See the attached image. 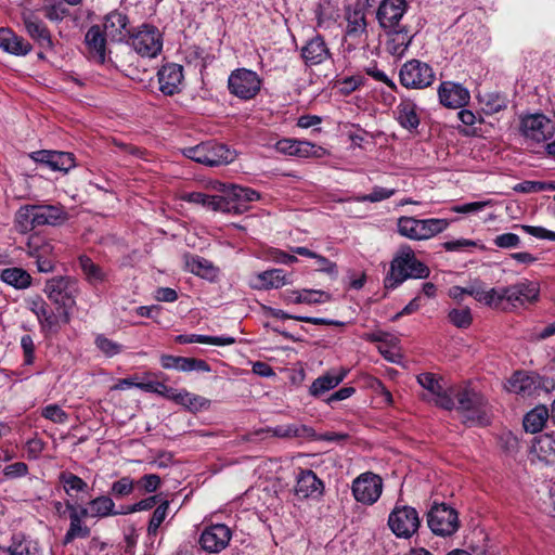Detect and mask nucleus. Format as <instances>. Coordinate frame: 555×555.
I'll return each instance as SVG.
<instances>
[{
  "mask_svg": "<svg viewBox=\"0 0 555 555\" xmlns=\"http://www.w3.org/2000/svg\"><path fill=\"white\" fill-rule=\"evenodd\" d=\"M450 225V221L443 218L417 219L402 216L397 220V232L412 241H425L442 233Z\"/></svg>",
  "mask_w": 555,
  "mask_h": 555,
  "instance_id": "5",
  "label": "nucleus"
},
{
  "mask_svg": "<svg viewBox=\"0 0 555 555\" xmlns=\"http://www.w3.org/2000/svg\"><path fill=\"white\" fill-rule=\"evenodd\" d=\"M418 384L428 391L424 398L434 402L436 405L444 409L452 410L455 406V401L452 398V390L454 386H446L442 379L437 378L433 373H422L417 376Z\"/></svg>",
  "mask_w": 555,
  "mask_h": 555,
  "instance_id": "11",
  "label": "nucleus"
},
{
  "mask_svg": "<svg viewBox=\"0 0 555 555\" xmlns=\"http://www.w3.org/2000/svg\"><path fill=\"white\" fill-rule=\"evenodd\" d=\"M534 447L542 453H555V433H544L535 438Z\"/></svg>",
  "mask_w": 555,
  "mask_h": 555,
  "instance_id": "60",
  "label": "nucleus"
},
{
  "mask_svg": "<svg viewBox=\"0 0 555 555\" xmlns=\"http://www.w3.org/2000/svg\"><path fill=\"white\" fill-rule=\"evenodd\" d=\"M496 247L500 248H516L520 245V237L515 233H503L493 240Z\"/></svg>",
  "mask_w": 555,
  "mask_h": 555,
  "instance_id": "62",
  "label": "nucleus"
},
{
  "mask_svg": "<svg viewBox=\"0 0 555 555\" xmlns=\"http://www.w3.org/2000/svg\"><path fill=\"white\" fill-rule=\"evenodd\" d=\"M27 255L36 260L37 269L50 273L55 268V253L52 241L38 233L28 236L25 248Z\"/></svg>",
  "mask_w": 555,
  "mask_h": 555,
  "instance_id": "9",
  "label": "nucleus"
},
{
  "mask_svg": "<svg viewBox=\"0 0 555 555\" xmlns=\"http://www.w3.org/2000/svg\"><path fill=\"white\" fill-rule=\"evenodd\" d=\"M82 514L92 518H105L124 515V511H115L114 501L107 495H100L91 500L87 507H82Z\"/></svg>",
  "mask_w": 555,
  "mask_h": 555,
  "instance_id": "33",
  "label": "nucleus"
},
{
  "mask_svg": "<svg viewBox=\"0 0 555 555\" xmlns=\"http://www.w3.org/2000/svg\"><path fill=\"white\" fill-rule=\"evenodd\" d=\"M397 120L408 130H414L420 126L421 119L416 104L410 99H403L397 106Z\"/></svg>",
  "mask_w": 555,
  "mask_h": 555,
  "instance_id": "36",
  "label": "nucleus"
},
{
  "mask_svg": "<svg viewBox=\"0 0 555 555\" xmlns=\"http://www.w3.org/2000/svg\"><path fill=\"white\" fill-rule=\"evenodd\" d=\"M520 130L527 139L542 143L553 138L555 133V122L544 114H529L521 118Z\"/></svg>",
  "mask_w": 555,
  "mask_h": 555,
  "instance_id": "16",
  "label": "nucleus"
},
{
  "mask_svg": "<svg viewBox=\"0 0 555 555\" xmlns=\"http://www.w3.org/2000/svg\"><path fill=\"white\" fill-rule=\"evenodd\" d=\"M449 321L459 328H467L472 324V313L468 308L452 309L448 314Z\"/></svg>",
  "mask_w": 555,
  "mask_h": 555,
  "instance_id": "57",
  "label": "nucleus"
},
{
  "mask_svg": "<svg viewBox=\"0 0 555 555\" xmlns=\"http://www.w3.org/2000/svg\"><path fill=\"white\" fill-rule=\"evenodd\" d=\"M452 398L455 406L465 423L486 425L488 424V404L486 399L479 392L467 387L454 386Z\"/></svg>",
  "mask_w": 555,
  "mask_h": 555,
  "instance_id": "4",
  "label": "nucleus"
},
{
  "mask_svg": "<svg viewBox=\"0 0 555 555\" xmlns=\"http://www.w3.org/2000/svg\"><path fill=\"white\" fill-rule=\"evenodd\" d=\"M440 103L449 108H461L469 103L470 93L461 83L442 81L438 88Z\"/></svg>",
  "mask_w": 555,
  "mask_h": 555,
  "instance_id": "21",
  "label": "nucleus"
},
{
  "mask_svg": "<svg viewBox=\"0 0 555 555\" xmlns=\"http://www.w3.org/2000/svg\"><path fill=\"white\" fill-rule=\"evenodd\" d=\"M159 90L166 95H173L181 90L183 82V67L169 63L160 67L157 73Z\"/></svg>",
  "mask_w": 555,
  "mask_h": 555,
  "instance_id": "23",
  "label": "nucleus"
},
{
  "mask_svg": "<svg viewBox=\"0 0 555 555\" xmlns=\"http://www.w3.org/2000/svg\"><path fill=\"white\" fill-rule=\"evenodd\" d=\"M12 555H42L39 543L23 534H15L11 539Z\"/></svg>",
  "mask_w": 555,
  "mask_h": 555,
  "instance_id": "42",
  "label": "nucleus"
},
{
  "mask_svg": "<svg viewBox=\"0 0 555 555\" xmlns=\"http://www.w3.org/2000/svg\"><path fill=\"white\" fill-rule=\"evenodd\" d=\"M406 11L405 0H383L376 17L382 28L392 30L399 28V22Z\"/></svg>",
  "mask_w": 555,
  "mask_h": 555,
  "instance_id": "20",
  "label": "nucleus"
},
{
  "mask_svg": "<svg viewBox=\"0 0 555 555\" xmlns=\"http://www.w3.org/2000/svg\"><path fill=\"white\" fill-rule=\"evenodd\" d=\"M389 31L386 42L387 51L395 56H402L412 41V36L404 28H395Z\"/></svg>",
  "mask_w": 555,
  "mask_h": 555,
  "instance_id": "38",
  "label": "nucleus"
},
{
  "mask_svg": "<svg viewBox=\"0 0 555 555\" xmlns=\"http://www.w3.org/2000/svg\"><path fill=\"white\" fill-rule=\"evenodd\" d=\"M160 363L164 369L170 370L176 369L182 372L202 371L209 372L210 367L204 360L194 358L176 357L169 354H163L160 357Z\"/></svg>",
  "mask_w": 555,
  "mask_h": 555,
  "instance_id": "32",
  "label": "nucleus"
},
{
  "mask_svg": "<svg viewBox=\"0 0 555 555\" xmlns=\"http://www.w3.org/2000/svg\"><path fill=\"white\" fill-rule=\"evenodd\" d=\"M346 37L357 44H365L367 39L365 13L361 8L348 9L346 13Z\"/></svg>",
  "mask_w": 555,
  "mask_h": 555,
  "instance_id": "25",
  "label": "nucleus"
},
{
  "mask_svg": "<svg viewBox=\"0 0 555 555\" xmlns=\"http://www.w3.org/2000/svg\"><path fill=\"white\" fill-rule=\"evenodd\" d=\"M506 389L509 392L529 396L532 393L534 389V383L530 376H528L524 372H516L513 376L507 380Z\"/></svg>",
  "mask_w": 555,
  "mask_h": 555,
  "instance_id": "43",
  "label": "nucleus"
},
{
  "mask_svg": "<svg viewBox=\"0 0 555 555\" xmlns=\"http://www.w3.org/2000/svg\"><path fill=\"white\" fill-rule=\"evenodd\" d=\"M401 86L406 89H425L434 83L436 75L433 67L420 60L406 61L399 70Z\"/></svg>",
  "mask_w": 555,
  "mask_h": 555,
  "instance_id": "8",
  "label": "nucleus"
},
{
  "mask_svg": "<svg viewBox=\"0 0 555 555\" xmlns=\"http://www.w3.org/2000/svg\"><path fill=\"white\" fill-rule=\"evenodd\" d=\"M129 37L133 50L143 57H156L163 49V37L155 26L143 25Z\"/></svg>",
  "mask_w": 555,
  "mask_h": 555,
  "instance_id": "14",
  "label": "nucleus"
},
{
  "mask_svg": "<svg viewBox=\"0 0 555 555\" xmlns=\"http://www.w3.org/2000/svg\"><path fill=\"white\" fill-rule=\"evenodd\" d=\"M2 282L16 289H26L31 285V275L23 268H7L1 271Z\"/></svg>",
  "mask_w": 555,
  "mask_h": 555,
  "instance_id": "40",
  "label": "nucleus"
},
{
  "mask_svg": "<svg viewBox=\"0 0 555 555\" xmlns=\"http://www.w3.org/2000/svg\"><path fill=\"white\" fill-rule=\"evenodd\" d=\"M428 275V267L415 257L410 246L402 245L390 263L384 286L387 289H395L408 279H426Z\"/></svg>",
  "mask_w": 555,
  "mask_h": 555,
  "instance_id": "2",
  "label": "nucleus"
},
{
  "mask_svg": "<svg viewBox=\"0 0 555 555\" xmlns=\"http://www.w3.org/2000/svg\"><path fill=\"white\" fill-rule=\"evenodd\" d=\"M134 489V481L130 477H122L113 482L111 487L112 495L116 498L127 496L132 493Z\"/></svg>",
  "mask_w": 555,
  "mask_h": 555,
  "instance_id": "59",
  "label": "nucleus"
},
{
  "mask_svg": "<svg viewBox=\"0 0 555 555\" xmlns=\"http://www.w3.org/2000/svg\"><path fill=\"white\" fill-rule=\"evenodd\" d=\"M23 22L27 34L36 40L40 47L46 49L52 48L53 42L50 31L38 16L31 12L24 13Z\"/></svg>",
  "mask_w": 555,
  "mask_h": 555,
  "instance_id": "28",
  "label": "nucleus"
},
{
  "mask_svg": "<svg viewBox=\"0 0 555 555\" xmlns=\"http://www.w3.org/2000/svg\"><path fill=\"white\" fill-rule=\"evenodd\" d=\"M427 524L437 535H452L460 525L457 512L444 503L435 504L427 514Z\"/></svg>",
  "mask_w": 555,
  "mask_h": 555,
  "instance_id": "12",
  "label": "nucleus"
},
{
  "mask_svg": "<svg viewBox=\"0 0 555 555\" xmlns=\"http://www.w3.org/2000/svg\"><path fill=\"white\" fill-rule=\"evenodd\" d=\"M43 292L57 306V310H67L70 313L79 294V283L69 275L53 276L46 282Z\"/></svg>",
  "mask_w": 555,
  "mask_h": 555,
  "instance_id": "6",
  "label": "nucleus"
},
{
  "mask_svg": "<svg viewBox=\"0 0 555 555\" xmlns=\"http://www.w3.org/2000/svg\"><path fill=\"white\" fill-rule=\"evenodd\" d=\"M257 191L236 184L224 189V195H208L202 192H189L181 195V199L188 203L202 205L214 211L240 212L246 209V204L259 199Z\"/></svg>",
  "mask_w": 555,
  "mask_h": 555,
  "instance_id": "1",
  "label": "nucleus"
},
{
  "mask_svg": "<svg viewBox=\"0 0 555 555\" xmlns=\"http://www.w3.org/2000/svg\"><path fill=\"white\" fill-rule=\"evenodd\" d=\"M263 433L278 438H308L314 435L311 427L302 424H284L262 429Z\"/></svg>",
  "mask_w": 555,
  "mask_h": 555,
  "instance_id": "35",
  "label": "nucleus"
},
{
  "mask_svg": "<svg viewBox=\"0 0 555 555\" xmlns=\"http://www.w3.org/2000/svg\"><path fill=\"white\" fill-rule=\"evenodd\" d=\"M395 194H396V189H387V188L375 185L370 194L357 196L354 198V201L377 203V202L387 199Z\"/></svg>",
  "mask_w": 555,
  "mask_h": 555,
  "instance_id": "56",
  "label": "nucleus"
},
{
  "mask_svg": "<svg viewBox=\"0 0 555 555\" xmlns=\"http://www.w3.org/2000/svg\"><path fill=\"white\" fill-rule=\"evenodd\" d=\"M158 502V495L149 496L124 509V515L153 508Z\"/></svg>",
  "mask_w": 555,
  "mask_h": 555,
  "instance_id": "64",
  "label": "nucleus"
},
{
  "mask_svg": "<svg viewBox=\"0 0 555 555\" xmlns=\"http://www.w3.org/2000/svg\"><path fill=\"white\" fill-rule=\"evenodd\" d=\"M68 219V214L60 205H25L15 217L16 228L21 233L33 231L42 225H60Z\"/></svg>",
  "mask_w": 555,
  "mask_h": 555,
  "instance_id": "3",
  "label": "nucleus"
},
{
  "mask_svg": "<svg viewBox=\"0 0 555 555\" xmlns=\"http://www.w3.org/2000/svg\"><path fill=\"white\" fill-rule=\"evenodd\" d=\"M485 305L495 309H507L506 287L488 289Z\"/></svg>",
  "mask_w": 555,
  "mask_h": 555,
  "instance_id": "55",
  "label": "nucleus"
},
{
  "mask_svg": "<svg viewBox=\"0 0 555 555\" xmlns=\"http://www.w3.org/2000/svg\"><path fill=\"white\" fill-rule=\"evenodd\" d=\"M41 415L55 424H65L68 421V414L57 404L46 405Z\"/></svg>",
  "mask_w": 555,
  "mask_h": 555,
  "instance_id": "58",
  "label": "nucleus"
},
{
  "mask_svg": "<svg viewBox=\"0 0 555 555\" xmlns=\"http://www.w3.org/2000/svg\"><path fill=\"white\" fill-rule=\"evenodd\" d=\"M547 417L548 412L544 406L533 409L527 413L524 418V427L526 431L534 434L542 430Z\"/></svg>",
  "mask_w": 555,
  "mask_h": 555,
  "instance_id": "46",
  "label": "nucleus"
},
{
  "mask_svg": "<svg viewBox=\"0 0 555 555\" xmlns=\"http://www.w3.org/2000/svg\"><path fill=\"white\" fill-rule=\"evenodd\" d=\"M0 48L16 56L27 55L31 51V44L10 28H0Z\"/></svg>",
  "mask_w": 555,
  "mask_h": 555,
  "instance_id": "30",
  "label": "nucleus"
},
{
  "mask_svg": "<svg viewBox=\"0 0 555 555\" xmlns=\"http://www.w3.org/2000/svg\"><path fill=\"white\" fill-rule=\"evenodd\" d=\"M323 488L322 480L311 469H305L298 474L295 491L299 498L320 495Z\"/></svg>",
  "mask_w": 555,
  "mask_h": 555,
  "instance_id": "31",
  "label": "nucleus"
},
{
  "mask_svg": "<svg viewBox=\"0 0 555 555\" xmlns=\"http://www.w3.org/2000/svg\"><path fill=\"white\" fill-rule=\"evenodd\" d=\"M296 155L298 157H314V158H322L324 157L327 152L324 147L315 145L308 141H298V144H296Z\"/></svg>",
  "mask_w": 555,
  "mask_h": 555,
  "instance_id": "52",
  "label": "nucleus"
},
{
  "mask_svg": "<svg viewBox=\"0 0 555 555\" xmlns=\"http://www.w3.org/2000/svg\"><path fill=\"white\" fill-rule=\"evenodd\" d=\"M90 534V529L83 524H69V528L64 537V543L68 544L77 538H87Z\"/></svg>",
  "mask_w": 555,
  "mask_h": 555,
  "instance_id": "61",
  "label": "nucleus"
},
{
  "mask_svg": "<svg viewBox=\"0 0 555 555\" xmlns=\"http://www.w3.org/2000/svg\"><path fill=\"white\" fill-rule=\"evenodd\" d=\"M540 286L537 282L524 280L506 287L507 306L518 307L538 300Z\"/></svg>",
  "mask_w": 555,
  "mask_h": 555,
  "instance_id": "19",
  "label": "nucleus"
},
{
  "mask_svg": "<svg viewBox=\"0 0 555 555\" xmlns=\"http://www.w3.org/2000/svg\"><path fill=\"white\" fill-rule=\"evenodd\" d=\"M31 158L43 164L54 171L67 172L75 167V158L72 153L57 151H37L31 154Z\"/></svg>",
  "mask_w": 555,
  "mask_h": 555,
  "instance_id": "24",
  "label": "nucleus"
},
{
  "mask_svg": "<svg viewBox=\"0 0 555 555\" xmlns=\"http://www.w3.org/2000/svg\"><path fill=\"white\" fill-rule=\"evenodd\" d=\"M78 263L85 275L86 281L90 285L95 286L106 281L107 272L102 267L93 262V260L90 257L86 255L80 256L78 258Z\"/></svg>",
  "mask_w": 555,
  "mask_h": 555,
  "instance_id": "39",
  "label": "nucleus"
},
{
  "mask_svg": "<svg viewBox=\"0 0 555 555\" xmlns=\"http://www.w3.org/2000/svg\"><path fill=\"white\" fill-rule=\"evenodd\" d=\"M173 400L192 412L207 409L210 404L208 399L198 395L191 393L186 390H180L179 392L175 393Z\"/></svg>",
  "mask_w": 555,
  "mask_h": 555,
  "instance_id": "44",
  "label": "nucleus"
},
{
  "mask_svg": "<svg viewBox=\"0 0 555 555\" xmlns=\"http://www.w3.org/2000/svg\"><path fill=\"white\" fill-rule=\"evenodd\" d=\"M289 283V276L282 269H270L257 273L250 280V286L255 289L280 288Z\"/></svg>",
  "mask_w": 555,
  "mask_h": 555,
  "instance_id": "29",
  "label": "nucleus"
},
{
  "mask_svg": "<svg viewBox=\"0 0 555 555\" xmlns=\"http://www.w3.org/2000/svg\"><path fill=\"white\" fill-rule=\"evenodd\" d=\"M59 480L67 495H73V492H87L89 489L88 483L79 476L70 472H62Z\"/></svg>",
  "mask_w": 555,
  "mask_h": 555,
  "instance_id": "47",
  "label": "nucleus"
},
{
  "mask_svg": "<svg viewBox=\"0 0 555 555\" xmlns=\"http://www.w3.org/2000/svg\"><path fill=\"white\" fill-rule=\"evenodd\" d=\"M169 511V502H162L153 512L151 520L149 522L147 532L150 535H155L158 531V528L164 522L168 515Z\"/></svg>",
  "mask_w": 555,
  "mask_h": 555,
  "instance_id": "53",
  "label": "nucleus"
},
{
  "mask_svg": "<svg viewBox=\"0 0 555 555\" xmlns=\"http://www.w3.org/2000/svg\"><path fill=\"white\" fill-rule=\"evenodd\" d=\"M95 347L107 358L115 357L124 351V346L104 334H98L94 338Z\"/></svg>",
  "mask_w": 555,
  "mask_h": 555,
  "instance_id": "48",
  "label": "nucleus"
},
{
  "mask_svg": "<svg viewBox=\"0 0 555 555\" xmlns=\"http://www.w3.org/2000/svg\"><path fill=\"white\" fill-rule=\"evenodd\" d=\"M271 314L274 318H278V319H282V320L294 319V320H297V321H300V322L310 323V324H313V325H341L343 324L341 322L334 321V320H328V319H323V318L291 315V314H287L286 312H284L283 310H280V309H273L271 311Z\"/></svg>",
  "mask_w": 555,
  "mask_h": 555,
  "instance_id": "50",
  "label": "nucleus"
},
{
  "mask_svg": "<svg viewBox=\"0 0 555 555\" xmlns=\"http://www.w3.org/2000/svg\"><path fill=\"white\" fill-rule=\"evenodd\" d=\"M101 26H91L85 36V43L89 57L95 63L103 64L106 61V38Z\"/></svg>",
  "mask_w": 555,
  "mask_h": 555,
  "instance_id": "26",
  "label": "nucleus"
},
{
  "mask_svg": "<svg viewBox=\"0 0 555 555\" xmlns=\"http://www.w3.org/2000/svg\"><path fill=\"white\" fill-rule=\"evenodd\" d=\"M301 56L309 66L319 65L331 56L330 49L321 36L308 40L301 48Z\"/></svg>",
  "mask_w": 555,
  "mask_h": 555,
  "instance_id": "27",
  "label": "nucleus"
},
{
  "mask_svg": "<svg viewBox=\"0 0 555 555\" xmlns=\"http://www.w3.org/2000/svg\"><path fill=\"white\" fill-rule=\"evenodd\" d=\"M186 268L193 274L205 279H212L216 275V269L214 264L199 256H192L186 259Z\"/></svg>",
  "mask_w": 555,
  "mask_h": 555,
  "instance_id": "45",
  "label": "nucleus"
},
{
  "mask_svg": "<svg viewBox=\"0 0 555 555\" xmlns=\"http://www.w3.org/2000/svg\"><path fill=\"white\" fill-rule=\"evenodd\" d=\"M479 102L486 114L492 115L506 107V100L498 93H486L479 96Z\"/></svg>",
  "mask_w": 555,
  "mask_h": 555,
  "instance_id": "49",
  "label": "nucleus"
},
{
  "mask_svg": "<svg viewBox=\"0 0 555 555\" xmlns=\"http://www.w3.org/2000/svg\"><path fill=\"white\" fill-rule=\"evenodd\" d=\"M28 306L44 332L56 333L62 324L70 321V313L67 310L54 311L41 297L30 299Z\"/></svg>",
  "mask_w": 555,
  "mask_h": 555,
  "instance_id": "13",
  "label": "nucleus"
},
{
  "mask_svg": "<svg viewBox=\"0 0 555 555\" xmlns=\"http://www.w3.org/2000/svg\"><path fill=\"white\" fill-rule=\"evenodd\" d=\"M232 538L230 528L223 524L207 527L201 534L199 543L209 553H219L224 550Z\"/></svg>",
  "mask_w": 555,
  "mask_h": 555,
  "instance_id": "18",
  "label": "nucleus"
},
{
  "mask_svg": "<svg viewBox=\"0 0 555 555\" xmlns=\"http://www.w3.org/2000/svg\"><path fill=\"white\" fill-rule=\"evenodd\" d=\"M351 489L356 501L372 505L382 495L383 479L374 473L366 472L353 480Z\"/></svg>",
  "mask_w": 555,
  "mask_h": 555,
  "instance_id": "17",
  "label": "nucleus"
},
{
  "mask_svg": "<svg viewBox=\"0 0 555 555\" xmlns=\"http://www.w3.org/2000/svg\"><path fill=\"white\" fill-rule=\"evenodd\" d=\"M348 371L340 369L339 373L334 375L326 373L313 380L309 388V393L313 397H319L326 391H330L337 387L347 376Z\"/></svg>",
  "mask_w": 555,
  "mask_h": 555,
  "instance_id": "37",
  "label": "nucleus"
},
{
  "mask_svg": "<svg viewBox=\"0 0 555 555\" xmlns=\"http://www.w3.org/2000/svg\"><path fill=\"white\" fill-rule=\"evenodd\" d=\"M160 477L156 474H147L142 476L137 486L145 492H155L160 486Z\"/></svg>",
  "mask_w": 555,
  "mask_h": 555,
  "instance_id": "63",
  "label": "nucleus"
},
{
  "mask_svg": "<svg viewBox=\"0 0 555 555\" xmlns=\"http://www.w3.org/2000/svg\"><path fill=\"white\" fill-rule=\"evenodd\" d=\"M101 28L112 41L121 42L131 35L128 16L118 10L105 15Z\"/></svg>",
  "mask_w": 555,
  "mask_h": 555,
  "instance_id": "22",
  "label": "nucleus"
},
{
  "mask_svg": "<svg viewBox=\"0 0 555 555\" xmlns=\"http://www.w3.org/2000/svg\"><path fill=\"white\" fill-rule=\"evenodd\" d=\"M178 344H208L215 346H230L235 344V338L231 336H208L199 334L178 335L175 338Z\"/></svg>",
  "mask_w": 555,
  "mask_h": 555,
  "instance_id": "41",
  "label": "nucleus"
},
{
  "mask_svg": "<svg viewBox=\"0 0 555 555\" xmlns=\"http://www.w3.org/2000/svg\"><path fill=\"white\" fill-rule=\"evenodd\" d=\"M182 154L198 164L215 167L232 163L235 152L227 145L216 142H204L182 150Z\"/></svg>",
  "mask_w": 555,
  "mask_h": 555,
  "instance_id": "7",
  "label": "nucleus"
},
{
  "mask_svg": "<svg viewBox=\"0 0 555 555\" xmlns=\"http://www.w3.org/2000/svg\"><path fill=\"white\" fill-rule=\"evenodd\" d=\"M284 300L288 304H325L332 300L331 294L318 289L286 291Z\"/></svg>",
  "mask_w": 555,
  "mask_h": 555,
  "instance_id": "34",
  "label": "nucleus"
},
{
  "mask_svg": "<svg viewBox=\"0 0 555 555\" xmlns=\"http://www.w3.org/2000/svg\"><path fill=\"white\" fill-rule=\"evenodd\" d=\"M379 353L391 363H400L402 359L401 350L399 347V339L393 336L385 344L378 345Z\"/></svg>",
  "mask_w": 555,
  "mask_h": 555,
  "instance_id": "51",
  "label": "nucleus"
},
{
  "mask_svg": "<svg viewBox=\"0 0 555 555\" xmlns=\"http://www.w3.org/2000/svg\"><path fill=\"white\" fill-rule=\"evenodd\" d=\"M131 387H138L144 391L150 392H159V388H165V386L160 383H137L132 377L119 379L114 388L118 390H126Z\"/></svg>",
  "mask_w": 555,
  "mask_h": 555,
  "instance_id": "54",
  "label": "nucleus"
},
{
  "mask_svg": "<svg viewBox=\"0 0 555 555\" xmlns=\"http://www.w3.org/2000/svg\"><path fill=\"white\" fill-rule=\"evenodd\" d=\"M388 526L398 538H411L420 527V518L415 508L397 505L388 517Z\"/></svg>",
  "mask_w": 555,
  "mask_h": 555,
  "instance_id": "15",
  "label": "nucleus"
},
{
  "mask_svg": "<svg viewBox=\"0 0 555 555\" xmlns=\"http://www.w3.org/2000/svg\"><path fill=\"white\" fill-rule=\"evenodd\" d=\"M261 85L259 75L247 68H237L228 78L230 93L241 100L254 99L259 93Z\"/></svg>",
  "mask_w": 555,
  "mask_h": 555,
  "instance_id": "10",
  "label": "nucleus"
}]
</instances>
